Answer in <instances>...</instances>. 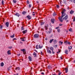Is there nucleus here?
I'll return each mask as SVG.
<instances>
[{
  "mask_svg": "<svg viewBox=\"0 0 75 75\" xmlns=\"http://www.w3.org/2000/svg\"><path fill=\"white\" fill-rule=\"evenodd\" d=\"M27 30H25L22 31V33L23 34H25V33H27Z\"/></svg>",
  "mask_w": 75,
  "mask_h": 75,
  "instance_id": "obj_14",
  "label": "nucleus"
},
{
  "mask_svg": "<svg viewBox=\"0 0 75 75\" xmlns=\"http://www.w3.org/2000/svg\"><path fill=\"white\" fill-rule=\"evenodd\" d=\"M7 53L8 55H10L11 54V50H8L7 51Z\"/></svg>",
  "mask_w": 75,
  "mask_h": 75,
  "instance_id": "obj_7",
  "label": "nucleus"
},
{
  "mask_svg": "<svg viewBox=\"0 0 75 75\" xmlns=\"http://www.w3.org/2000/svg\"><path fill=\"white\" fill-rule=\"evenodd\" d=\"M74 13V11H73L72 10H71L70 12V13L71 14H72Z\"/></svg>",
  "mask_w": 75,
  "mask_h": 75,
  "instance_id": "obj_18",
  "label": "nucleus"
},
{
  "mask_svg": "<svg viewBox=\"0 0 75 75\" xmlns=\"http://www.w3.org/2000/svg\"><path fill=\"white\" fill-rule=\"evenodd\" d=\"M20 43L21 44H22L23 43V42L21 41L20 42Z\"/></svg>",
  "mask_w": 75,
  "mask_h": 75,
  "instance_id": "obj_64",
  "label": "nucleus"
},
{
  "mask_svg": "<svg viewBox=\"0 0 75 75\" xmlns=\"http://www.w3.org/2000/svg\"><path fill=\"white\" fill-rule=\"evenodd\" d=\"M73 2L74 3H75V0H73Z\"/></svg>",
  "mask_w": 75,
  "mask_h": 75,
  "instance_id": "obj_62",
  "label": "nucleus"
},
{
  "mask_svg": "<svg viewBox=\"0 0 75 75\" xmlns=\"http://www.w3.org/2000/svg\"><path fill=\"white\" fill-rule=\"evenodd\" d=\"M26 17L27 18H28V19H29V20H30L31 18V16H30L29 15H28Z\"/></svg>",
  "mask_w": 75,
  "mask_h": 75,
  "instance_id": "obj_12",
  "label": "nucleus"
},
{
  "mask_svg": "<svg viewBox=\"0 0 75 75\" xmlns=\"http://www.w3.org/2000/svg\"><path fill=\"white\" fill-rule=\"evenodd\" d=\"M43 24H44V23H43V22H41V25H42Z\"/></svg>",
  "mask_w": 75,
  "mask_h": 75,
  "instance_id": "obj_56",
  "label": "nucleus"
},
{
  "mask_svg": "<svg viewBox=\"0 0 75 75\" xmlns=\"http://www.w3.org/2000/svg\"><path fill=\"white\" fill-rule=\"evenodd\" d=\"M34 38H38L39 37V35L38 34H36L34 35Z\"/></svg>",
  "mask_w": 75,
  "mask_h": 75,
  "instance_id": "obj_3",
  "label": "nucleus"
},
{
  "mask_svg": "<svg viewBox=\"0 0 75 75\" xmlns=\"http://www.w3.org/2000/svg\"><path fill=\"white\" fill-rule=\"evenodd\" d=\"M59 42L60 43H61V45H62V43H63V42H61V41H60Z\"/></svg>",
  "mask_w": 75,
  "mask_h": 75,
  "instance_id": "obj_40",
  "label": "nucleus"
},
{
  "mask_svg": "<svg viewBox=\"0 0 75 75\" xmlns=\"http://www.w3.org/2000/svg\"><path fill=\"white\" fill-rule=\"evenodd\" d=\"M62 72H59V73H58V75H61V74H62Z\"/></svg>",
  "mask_w": 75,
  "mask_h": 75,
  "instance_id": "obj_37",
  "label": "nucleus"
},
{
  "mask_svg": "<svg viewBox=\"0 0 75 75\" xmlns=\"http://www.w3.org/2000/svg\"><path fill=\"white\" fill-rule=\"evenodd\" d=\"M67 44H68L69 45H70L71 44V43H70L69 42H68Z\"/></svg>",
  "mask_w": 75,
  "mask_h": 75,
  "instance_id": "obj_48",
  "label": "nucleus"
},
{
  "mask_svg": "<svg viewBox=\"0 0 75 75\" xmlns=\"http://www.w3.org/2000/svg\"><path fill=\"white\" fill-rule=\"evenodd\" d=\"M3 28V26L2 25H1L0 26V29H1Z\"/></svg>",
  "mask_w": 75,
  "mask_h": 75,
  "instance_id": "obj_38",
  "label": "nucleus"
},
{
  "mask_svg": "<svg viewBox=\"0 0 75 75\" xmlns=\"http://www.w3.org/2000/svg\"><path fill=\"white\" fill-rule=\"evenodd\" d=\"M22 13L24 15H25V14H26V12L25 11L22 12Z\"/></svg>",
  "mask_w": 75,
  "mask_h": 75,
  "instance_id": "obj_25",
  "label": "nucleus"
},
{
  "mask_svg": "<svg viewBox=\"0 0 75 75\" xmlns=\"http://www.w3.org/2000/svg\"><path fill=\"white\" fill-rule=\"evenodd\" d=\"M64 53L66 54H68V51L67 50H65Z\"/></svg>",
  "mask_w": 75,
  "mask_h": 75,
  "instance_id": "obj_9",
  "label": "nucleus"
},
{
  "mask_svg": "<svg viewBox=\"0 0 75 75\" xmlns=\"http://www.w3.org/2000/svg\"><path fill=\"white\" fill-rule=\"evenodd\" d=\"M68 49L69 50V52L71 51V50H72V46H70V47L69 46Z\"/></svg>",
  "mask_w": 75,
  "mask_h": 75,
  "instance_id": "obj_8",
  "label": "nucleus"
},
{
  "mask_svg": "<svg viewBox=\"0 0 75 75\" xmlns=\"http://www.w3.org/2000/svg\"><path fill=\"white\" fill-rule=\"evenodd\" d=\"M39 47L40 49H41V48H42V47H43V46L41 45H39Z\"/></svg>",
  "mask_w": 75,
  "mask_h": 75,
  "instance_id": "obj_11",
  "label": "nucleus"
},
{
  "mask_svg": "<svg viewBox=\"0 0 75 75\" xmlns=\"http://www.w3.org/2000/svg\"><path fill=\"white\" fill-rule=\"evenodd\" d=\"M65 69L66 73H67L68 72V69L67 68H65Z\"/></svg>",
  "mask_w": 75,
  "mask_h": 75,
  "instance_id": "obj_15",
  "label": "nucleus"
},
{
  "mask_svg": "<svg viewBox=\"0 0 75 75\" xmlns=\"http://www.w3.org/2000/svg\"><path fill=\"white\" fill-rule=\"evenodd\" d=\"M11 68V66H10L8 68V69L9 70Z\"/></svg>",
  "mask_w": 75,
  "mask_h": 75,
  "instance_id": "obj_33",
  "label": "nucleus"
},
{
  "mask_svg": "<svg viewBox=\"0 0 75 75\" xmlns=\"http://www.w3.org/2000/svg\"><path fill=\"white\" fill-rule=\"evenodd\" d=\"M15 34H14L12 35L11 36V38H14V37Z\"/></svg>",
  "mask_w": 75,
  "mask_h": 75,
  "instance_id": "obj_28",
  "label": "nucleus"
},
{
  "mask_svg": "<svg viewBox=\"0 0 75 75\" xmlns=\"http://www.w3.org/2000/svg\"><path fill=\"white\" fill-rule=\"evenodd\" d=\"M57 31L58 33H59L60 32V29H57Z\"/></svg>",
  "mask_w": 75,
  "mask_h": 75,
  "instance_id": "obj_35",
  "label": "nucleus"
},
{
  "mask_svg": "<svg viewBox=\"0 0 75 75\" xmlns=\"http://www.w3.org/2000/svg\"><path fill=\"white\" fill-rule=\"evenodd\" d=\"M1 67H3L4 66V63L2 62L1 63Z\"/></svg>",
  "mask_w": 75,
  "mask_h": 75,
  "instance_id": "obj_24",
  "label": "nucleus"
},
{
  "mask_svg": "<svg viewBox=\"0 0 75 75\" xmlns=\"http://www.w3.org/2000/svg\"><path fill=\"white\" fill-rule=\"evenodd\" d=\"M3 2H4V1H3L2 2V4H4L3 3Z\"/></svg>",
  "mask_w": 75,
  "mask_h": 75,
  "instance_id": "obj_60",
  "label": "nucleus"
},
{
  "mask_svg": "<svg viewBox=\"0 0 75 75\" xmlns=\"http://www.w3.org/2000/svg\"><path fill=\"white\" fill-rule=\"evenodd\" d=\"M57 45H55L54 47L55 48H57Z\"/></svg>",
  "mask_w": 75,
  "mask_h": 75,
  "instance_id": "obj_50",
  "label": "nucleus"
},
{
  "mask_svg": "<svg viewBox=\"0 0 75 75\" xmlns=\"http://www.w3.org/2000/svg\"><path fill=\"white\" fill-rule=\"evenodd\" d=\"M52 67H51V66H48V68L49 69H52Z\"/></svg>",
  "mask_w": 75,
  "mask_h": 75,
  "instance_id": "obj_29",
  "label": "nucleus"
},
{
  "mask_svg": "<svg viewBox=\"0 0 75 75\" xmlns=\"http://www.w3.org/2000/svg\"><path fill=\"white\" fill-rule=\"evenodd\" d=\"M29 7H30H30H31V5L30 4H29Z\"/></svg>",
  "mask_w": 75,
  "mask_h": 75,
  "instance_id": "obj_43",
  "label": "nucleus"
},
{
  "mask_svg": "<svg viewBox=\"0 0 75 75\" xmlns=\"http://www.w3.org/2000/svg\"><path fill=\"white\" fill-rule=\"evenodd\" d=\"M20 39L22 41H25V37L21 38Z\"/></svg>",
  "mask_w": 75,
  "mask_h": 75,
  "instance_id": "obj_4",
  "label": "nucleus"
},
{
  "mask_svg": "<svg viewBox=\"0 0 75 75\" xmlns=\"http://www.w3.org/2000/svg\"><path fill=\"white\" fill-rule=\"evenodd\" d=\"M66 11V10H65V9H64L62 11V13H65V12Z\"/></svg>",
  "mask_w": 75,
  "mask_h": 75,
  "instance_id": "obj_22",
  "label": "nucleus"
},
{
  "mask_svg": "<svg viewBox=\"0 0 75 75\" xmlns=\"http://www.w3.org/2000/svg\"><path fill=\"white\" fill-rule=\"evenodd\" d=\"M62 15L61 17H59V20L61 21V22H62L63 21V20H64V18H62V17H64L65 16V14H66L65 13H62Z\"/></svg>",
  "mask_w": 75,
  "mask_h": 75,
  "instance_id": "obj_1",
  "label": "nucleus"
},
{
  "mask_svg": "<svg viewBox=\"0 0 75 75\" xmlns=\"http://www.w3.org/2000/svg\"><path fill=\"white\" fill-rule=\"evenodd\" d=\"M64 3H66L67 2V0H64Z\"/></svg>",
  "mask_w": 75,
  "mask_h": 75,
  "instance_id": "obj_47",
  "label": "nucleus"
},
{
  "mask_svg": "<svg viewBox=\"0 0 75 75\" xmlns=\"http://www.w3.org/2000/svg\"><path fill=\"white\" fill-rule=\"evenodd\" d=\"M28 59H29L30 61H32V59H31V57L29 56L28 57Z\"/></svg>",
  "mask_w": 75,
  "mask_h": 75,
  "instance_id": "obj_20",
  "label": "nucleus"
},
{
  "mask_svg": "<svg viewBox=\"0 0 75 75\" xmlns=\"http://www.w3.org/2000/svg\"><path fill=\"white\" fill-rule=\"evenodd\" d=\"M41 74H42V75H44V73L43 72H42L41 73Z\"/></svg>",
  "mask_w": 75,
  "mask_h": 75,
  "instance_id": "obj_61",
  "label": "nucleus"
},
{
  "mask_svg": "<svg viewBox=\"0 0 75 75\" xmlns=\"http://www.w3.org/2000/svg\"><path fill=\"white\" fill-rule=\"evenodd\" d=\"M13 3H16L17 1L16 0H13Z\"/></svg>",
  "mask_w": 75,
  "mask_h": 75,
  "instance_id": "obj_26",
  "label": "nucleus"
},
{
  "mask_svg": "<svg viewBox=\"0 0 75 75\" xmlns=\"http://www.w3.org/2000/svg\"><path fill=\"white\" fill-rule=\"evenodd\" d=\"M21 30H24V27H23V26H22L21 27Z\"/></svg>",
  "mask_w": 75,
  "mask_h": 75,
  "instance_id": "obj_34",
  "label": "nucleus"
},
{
  "mask_svg": "<svg viewBox=\"0 0 75 75\" xmlns=\"http://www.w3.org/2000/svg\"><path fill=\"white\" fill-rule=\"evenodd\" d=\"M25 49H21V51H23V54L24 55H25V54H26V52L25 51Z\"/></svg>",
  "mask_w": 75,
  "mask_h": 75,
  "instance_id": "obj_2",
  "label": "nucleus"
},
{
  "mask_svg": "<svg viewBox=\"0 0 75 75\" xmlns=\"http://www.w3.org/2000/svg\"><path fill=\"white\" fill-rule=\"evenodd\" d=\"M52 53L53 54H54V53H55V52H54L53 51H52Z\"/></svg>",
  "mask_w": 75,
  "mask_h": 75,
  "instance_id": "obj_63",
  "label": "nucleus"
},
{
  "mask_svg": "<svg viewBox=\"0 0 75 75\" xmlns=\"http://www.w3.org/2000/svg\"><path fill=\"white\" fill-rule=\"evenodd\" d=\"M64 42L68 43V41H66Z\"/></svg>",
  "mask_w": 75,
  "mask_h": 75,
  "instance_id": "obj_57",
  "label": "nucleus"
},
{
  "mask_svg": "<svg viewBox=\"0 0 75 75\" xmlns=\"http://www.w3.org/2000/svg\"><path fill=\"white\" fill-rule=\"evenodd\" d=\"M18 57L20 56V54H18Z\"/></svg>",
  "mask_w": 75,
  "mask_h": 75,
  "instance_id": "obj_58",
  "label": "nucleus"
},
{
  "mask_svg": "<svg viewBox=\"0 0 75 75\" xmlns=\"http://www.w3.org/2000/svg\"><path fill=\"white\" fill-rule=\"evenodd\" d=\"M53 42H54V44H55V43L57 42V40H54L53 41Z\"/></svg>",
  "mask_w": 75,
  "mask_h": 75,
  "instance_id": "obj_32",
  "label": "nucleus"
},
{
  "mask_svg": "<svg viewBox=\"0 0 75 75\" xmlns=\"http://www.w3.org/2000/svg\"><path fill=\"white\" fill-rule=\"evenodd\" d=\"M47 52L48 54H51L52 53L51 51V50H47Z\"/></svg>",
  "mask_w": 75,
  "mask_h": 75,
  "instance_id": "obj_13",
  "label": "nucleus"
},
{
  "mask_svg": "<svg viewBox=\"0 0 75 75\" xmlns=\"http://www.w3.org/2000/svg\"><path fill=\"white\" fill-rule=\"evenodd\" d=\"M17 40V39L16 38H14L13 39V41H14V40Z\"/></svg>",
  "mask_w": 75,
  "mask_h": 75,
  "instance_id": "obj_52",
  "label": "nucleus"
},
{
  "mask_svg": "<svg viewBox=\"0 0 75 75\" xmlns=\"http://www.w3.org/2000/svg\"><path fill=\"white\" fill-rule=\"evenodd\" d=\"M16 70H19L20 69V68L19 67H16L15 69Z\"/></svg>",
  "mask_w": 75,
  "mask_h": 75,
  "instance_id": "obj_30",
  "label": "nucleus"
},
{
  "mask_svg": "<svg viewBox=\"0 0 75 75\" xmlns=\"http://www.w3.org/2000/svg\"><path fill=\"white\" fill-rule=\"evenodd\" d=\"M36 49H39V47L38 46V45H37L36 46Z\"/></svg>",
  "mask_w": 75,
  "mask_h": 75,
  "instance_id": "obj_27",
  "label": "nucleus"
},
{
  "mask_svg": "<svg viewBox=\"0 0 75 75\" xmlns=\"http://www.w3.org/2000/svg\"><path fill=\"white\" fill-rule=\"evenodd\" d=\"M62 24H59V26H62Z\"/></svg>",
  "mask_w": 75,
  "mask_h": 75,
  "instance_id": "obj_51",
  "label": "nucleus"
},
{
  "mask_svg": "<svg viewBox=\"0 0 75 75\" xmlns=\"http://www.w3.org/2000/svg\"><path fill=\"white\" fill-rule=\"evenodd\" d=\"M12 48V47L10 46V47H9L8 48H9V49H11V48Z\"/></svg>",
  "mask_w": 75,
  "mask_h": 75,
  "instance_id": "obj_44",
  "label": "nucleus"
},
{
  "mask_svg": "<svg viewBox=\"0 0 75 75\" xmlns=\"http://www.w3.org/2000/svg\"><path fill=\"white\" fill-rule=\"evenodd\" d=\"M33 14H32V15L33 16H35V12H33Z\"/></svg>",
  "mask_w": 75,
  "mask_h": 75,
  "instance_id": "obj_41",
  "label": "nucleus"
},
{
  "mask_svg": "<svg viewBox=\"0 0 75 75\" xmlns=\"http://www.w3.org/2000/svg\"><path fill=\"white\" fill-rule=\"evenodd\" d=\"M33 55H34V57H37V54L35 52H34L33 54Z\"/></svg>",
  "mask_w": 75,
  "mask_h": 75,
  "instance_id": "obj_19",
  "label": "nucleus"
},
{
  "mask_svg": "<svg viewBox=\"0 0 75 75\" xmlns=\"http://www.w3.org/2000/svg\"><path fill=\"white\" fill-rule=\"evenodd\" d=\"M57 8H59V6L58 5H57Z\"/></svg>",
  "mask_w": 75,
  "mask_h": 75,
  "instance_id": "obj_53",
  "label": "nucleus"
},
{
  "mask_svg": "<svg viewBox=\"0 0 75 75\" xmlns=\"http://www.w3.org/2000/svg\"><path fill=\"white\" fill-rule=\"evenodd\" d=\"M45 29L46 30H47V29H48V26H47L46 25L45 26Z\"/></svg>",
  "mask_w": 75,
  "mask_h": 75,
  "instance_id": "obj_31",
  "label": "nucleus"
},
{
  "mask_svg": "<svg viewBox=\"0 0 75 75\" xmlns=\"http://www.w3.org/2000/svg\"><path fill=\"white\" fill-rule=\"evenodd\" d=\"M15 16H18V17H19V16H20V15L19 13H16L15 14Z\"/></svg>",
  "mask_w": 75,
  "mask_h": 75,
  "instance_id": "obj_5",
  "label": "nucleus"
},
{
  "mask_svg": "<svg viewBox=\"0 0 75 75\" xmlns=\"http://www.w3.org/2000/svg\"><path fill=\"white\" fill-rule=\"evenodd\" d=\"M49 31H48V33H49V34H50V33H51V32H52V29H51L50 28L49 29Z\"/></svg>",
  "mask_w": 75,
  "mask_h": 75,
  "instance_id": "obj_17",
  "label": "nucleus"
},
{
  "mask_svg": "<svg viewBox=\"0 0 75 75\" xmlns=\"http://www.w3.org/2000/svg\"><path fill=\"white\" fill-rule=\"evenodd\" d=\"M54 41V39H51L50 41V43H52V41Z\"/></svg>",
  "mask_w": 75,
  "mask_h": 75,
  "instance_id": "obj_21",
  "label": "nucleus"
},
{
  "mask_svg": "<svg viewBox=\"0 0 75 75\" xmlns=\"http://www.w3.org/2000/svg\"><path fill=\"white\" fill-rule=\"evenodd\" d=\"M60 58L61 59H63V58H62V57H60Z\"/></svg>",
  "mask_w": 75,
  "mask_h": 75,
  "instance_id": "obj_54",
  "label": "nucleus"
},
{
  "mask_svg": "<svg viewBox=\"0 0 75 75\" xmlns=\"http://www.w3.org/2000/svg\"><path fill=\"white\" fill-rule=\"evenodd\" d=\"M59 1L60 3L61 4V2H62V1L61 0H59Z\"/></svg>",
  "mask_w": 75,
  "mask_h": 75,
  "instance_id": "obj_55",
  "label": "nucleus"
},
{
  "mask_svg": "<svg viewBox=\"0 0 75 75\" xmlns=\"http://www.w3.org/2000/svg\"><path fill=\"white\" fill-rule=\"evenodd\" d=\"M68 15H66V16L64 17V20H67V19H68Z\"/></svg>",
  "mask_w": 75,
  "mask_h": 75,
  "instance_id": "obj_6",
  "label": "nucleus"
},
{
  "mask_svg": "<svg viewBox=\"0 0 75 75\" xmlns=\"http://www.w3.org/2000/svg\"><path fill=\"white\" fill-rule=\"evenodd\" d=\"M5 25L7 27H8V25H9V23L8 22H7L5 23Z\"/></svg>",
  "mask_w": 75,
  "mask_h": 75,
  "instance_id": "obj_10",
  "label": "nucleus"
},
{
  "mask_svg": "<svg viewBox=\"0 0 75 75\" xmlns=\"http://www.w3.org/2000/svg\"><path fill=\"white\" fill-rule=\"evenodd\" d=\"M47 51L48 50H50V47H47Z\"/></svg>",
  "mask_w": 75,
  "mask_h": 75,
  "instance_id": "obj_36",
  "label": "nucleus"
},
{
  "mask_svg": "<svg viewBox=\"0 0 75 75\" xmlns=\"http://www.w3.org/2000/svg\"><path fill=\"white\" fill-rule=\"evenodd\" d=\"M64 43L66 45H67V44H68V43L64 42Z\"/></svg>",
  "mask_w": 75,
  "mask_h": 75,
  "instance_id": "obj_59",
  "label": "nucleus"
},
{
  "mask_svg": "<svg viewBox=\"0 0 75 75\" xmlns=\"http://www.w3.org/2000/svg\"><path fill=\"white\" fill-rule=\"evenodd\" d=\"M51 22H52V23L53 24V23H54V21H55V19H52L51 20Z\"/></svg>",
  "mask_w": 75,
  "mask_h": 75,
  "instance_id": "obj_16",
  "label": "nucleus"
},
{
  "mask_svg": "<svg viewBox=\"0 0 75 75\" xmlns=\"http://www.w3.org/2000/svg\"><path fill=\"white\" fill-rule=\"evenodd\" d=\"M75 21V17L73 19V21L74 22Z\"/></svg>",
  "mask_w": 75,
  "mask_h": 75,
  "instance_id": "obj_49",
  "label": "nucleus"
},
{
  "mask_svg": "<svg viewBox=\"0 0 75 75\" xmlns=\"http://www.w3.org/2000/svg\"><path fill=\"white\" fill-rule=\"evenodd\" d=\"M50 50H51V51H54V48L52 47H51L50 48Z\"/></svg>",
  "mask_w": 75,
  "mask_h": 75,
  "instance_id": "obj_23",
  "label": "nucleus"
},
{
  "mask_svg": "<svg viewBox=\"0 0 75 75\" xmlns=\"http://www.w3.org/2000/svg\"><path fill=\"white\" fill-rule=\"evenodd\" d=\"M53 16H56V14L55 13H53Z\"/></svg>",
  "mask_w": 75,
  "mask_h": 75,
  "instance_id": "obj_39",
  "label": "nucleus"
},
{
  "mask_svg": "<svg viewBox=\"0 0 75 75\" xmlns=\"http://www.w3.org/2000/svg\"><path fill=\"white\" fill-rule=\"evenodd\" d=\"M69 31H72V29L70 28L69 29Z\"/></svg>",
  "mask_w": 75,
  "mask_h": 75,
  "instance_id": "obj_42",
  "label": "nucleus"
},
{
  "mask_svg": "<svg viewBox=\"0 0 75 75\" xmlns=\"http://www.w3.org/2000/svg\"><path fill=\"white\" fill-rule=\"evenodd\" d=\"M27 3L28 4H29V1H27Z\"/></svg>",
  "mask_w": 75,
  "mask_h": 75,
  "instance_id": "obj_46",
  "label": "nucleus"
},
{
  "mask_svg": "<svg viewBox=\"0 0 75 75\" xmlns=\"http://www.w3.org/2000/svg\"><path fill=\"white\" fill-rule=\"evenodd\" d=\"M69 1L70 2H72V1H73V0H69Z\"/></svg>",
  "mask_w": 75,
  "mask_h": 75,
  "instance_id": "obj_45",
  "label": "nucleus"
}]
</instances>
